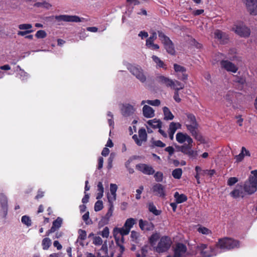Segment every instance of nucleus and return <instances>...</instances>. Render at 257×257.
<instances>
[{
    "instance_id": "obj_49",
    "label": "nucleus",
    "mask_w": 257,
    "mask_h": 257,
    "mask_svg": "<svg viewBox=\"0 0 257 257\" xmlns=\"http://www.w3.org/2000/svg\"><path fill=\"white\" fill-rule=\"evenodd\" d=\"M22 222L29 227L32 225V221L30 217L27 215L23 216L21 219Z\"/></svg>"
},
{
    "instance_id": "obj_51",
    "label": "nucleus",
    "mask_w": 257,
    "mask_h": 257,
    "mask_svg": "<svg viewBox=\"0 0 257 257\" xmlns=\"http://www.w3.org/2000/svg\"><path fill=\"white\" fill-rule=\"evenodd\" d=\"M35 36L38 39H43L47 36V33L44 30H39L36 33Z\"/></svg>"
},
{
    "instance_id": "obj_54",
    "label": "nucleus",
    "mask_w": 257,
    "mask_h": 257,
    "mask_svg": "<svg viewBox=\"0 0 257 257\" xmlns=\"http://www.w3.org/2000/svg\"><path fill=\"white\" fill-rule=\"evenodd\" d=\"M20 30H30L32 28V25L30 24H20L18 26Z\"/></svg>"
},
{
    "instance_id": "obj_50",
    "label": "nucleus",
    "mask_w": 257,
    "mask_h": 257,
    "mask_svg": "<svg viewBox=\"0 0 257 257\" xmlns=\"http://www.w3.org/2000/svg\"><path fill=\"white\" fill-rule=\"evenodd\" d=\"M188 75L186 73V72H183L182 73H180L177 74V77L179 79L186 82V81L188 79Z\"/></svg>"
},
{
    "instance_id": "obj_44",
    "label": "nucleus",
    "mask_w": 257,
    "mask_h": 257,
    "mask_svg": "<svg viewBox=\"0 0 257 257\" xmlns=\"http://www.w3.org/2000/svg\"><path fill=\"white\" fill-rule=\"evenodd\" d=\"M139 137L143 140V141H146L147 138V134L145 128H141L139 130Z\"/></svg>"
},
{
    "instance_id": "obj_47",
    "label": "nucleus",
    "mask_w": 257,
    "mask_h": 257,
    "mask_svg": "<svg viewBox=\"0 0 257 257\" xmlns=\"http://www.w3.org/2000/svg\"><path fill=\"white\" fill-rule=\"evenodd\" d=\"M103 208V202L98 199L95 203L94 209L95 211L98 212L101 210Z\"/></svg>"
},
{
    "instance_id": "obj_60",
    "label": "nucleus",
    "mask_w": 257,
    "mask_h": 257,
    "mask_svg": "<svg viewBox=\"0 0 257 257\" xmlns=\"http://www.w3.org/2000/svg\"><path fill=\"white\" fill-rule=\"evenodd\" d=\"M93 243L96 245H100L102 243V240L99 236H95L93 239Z\"/></svg>"
},
{
    "instance_id": "obj_57",
    "label": "nucleus",
    "mask_w": 257,
    "mask_h": 257,
    "mask_svg": "<svg viewBox=\"0 0 257 257\" xmlns=\"http://www.w3.org/2000/svg\"><path fill=\"white\" fill-rule=\"evenodd\" d=\"M144 190V187L143 186H141L139 187V189L136 190L137 194L136 195V198L137 200H139L141 199V194H142L143 191Z\"/></svg>"
},
{
    "instance_id": "obj_11",
    "label": "nucleus",
    "mask_w": 257,
    "mask_h": 257,
    "mask_svg": "<svg viewBox=\"0 0 257 257\" xmlns=\"http://www.w3.org/2000/svg\"><path fill=\"white\" fill-rule=\"evenodd\" d=\"M136 168L145 175H151L155 173L153 168L151 166L146 164H138L136 165Z\"/></svg>"
},
{
    "instance_id": "obj_33",
    "label": "nucleus",
    "mask_w": 257,
    "mask_h": 257,
    "mask_svg": "<svg viewBox=\"0 0 257 257\" xmlns=\"http://www.w3.org/2000/svg\"><path fill=\"white\" fill-rule=\"evenodd\" d=\"M160 238V234L158 232L153 233L149 238V242L152 246H154L156 241Z\"/></svg>"
},
{
    "instance_id": "obj_23",
    "label": "nucleus",
    "mask_w": 257,
    "mask_h": 257,
    "mask_svg": "<svg viewBox=\"0 0 257 257\" xmlns=\"http://www.w3.org/2000/svg\"><path fill=\"white\" fill-rule=\"evenodd\" d=\"M130 230L127 227L124 226L122 228L115 227L113 230V236L115 238V235L117 236V234H119L121 236H124L129 233Z\"/></svg>"
},
{
    "instance_id": "obj_40",
    "label": "nucleus",
    "mask_w": 257,
    "mask_h": 257,
    "mask_svg": "<svg viewBox=\"0 0 257 257\" xmlns=\"http://www.w3.org/2000/svg\"><path fill=\"white\" fill-rule=\"evenodd\" d=\"M157 39V34L156 32H154L150 37L146 40V45L148 47H150V44H153L154 41Z\"/></svg>"
},
{
    "instance_id": "obj_58",
    "label": "nucleus",
    "mask_w": 257,
    "mask_h": 257,
    "mask_svg": "<svg viewBox=\"0 0 257 257\" xmlns=\"http://www.w3.org/2000/svg\"><path fill=\"white\" fill-rule=\"evenodd\" d=\"M238 181V179L236 177H230L227 181V185L229 186H232Z\"/></svg>"
},
{
    "instance_id": "obj_16",
    "label": "nucleus",
    "mask_w": 257,
    "mask_h": 257,
    "mask_svg": "<svg viewBox=\"0 0 257 257\" xmlns=\"http://www.w3.org/2000/svg\"><path fill=\"white\" fill-rule=\"evenodd\" d=\"M246 6L250 14L257 15V0H246Z\"/></svg>"
},
{
    "instance_id": "obj_27",
    "label": "nucleus",
    "mask_w": 257,
    "mask_h": 257,
    "mask_svg": "<svg viewBox=\"0 0 257 257\" xmlns=\"http://www.w3.org/2000/svg\"><path fill=\"white\" fill-rule=\"evenodd\" d=\"M174 197L177 203H182L187 200V197L184 194H180L178 192L174 193Z\"/></svg>"
},
{
    "instance_id": "obj_8",
    "label": "nucleus",
    "mask_w": 257,
    "mask_h": 257,
    "mask_svg": "<svg viewBox=\"0 0 257 257\" xmlns=\"http://www.w3.org/2000/svg\"><path fill=\"white\" fill-rule=\"evenodd\" d=\"M232 30L238 35L242 37H248L250 35V29L244 26L242 23L234 25Z\"/></svg>"
},
{
    "instance_id": "obj_53",
    "label": "nucleus",
    "mask_w": 257,
    "mask_h": 257,
    "mask_svg": "<svg viewBox=\"0 0 257 257\" xmlns=\"http://www.w3.org/2000/svg\"><path fill=\"white\" fill-rule=\"evenodd\" d=\"M115 241L116 245L120 247L121 253H122L124 251L125 248L122 244H121L120 243L119 236H116V235H115Z\"/></svg>"
},
{
    "instance_id": "obj_38",
    "label": "nucleus",
    "mask_w": 257,
    "mask_h": 257,
    "mask_svg": "<svg viewBox=\"0 0 257 257\" xmlns=\"http://www.w3.org/2000/svg\"><path fill=\"white\" fill-rule=\"evenodd\" d=\"M197 231L202 234L209 235L212 234V231L210 229L201 225H200L197 228Z\"/></svg>"
},
{
    "instance_id": "obj_52",
    "label": "nucleus",
    "mask_w": 257,
    "mask_h": 257,
    "mask_svg": "<svg viewBox=\"0 0 257 257\" xmlns=\"http://www.w3.org/2000/svg\"><path fill=\"white\" fill-rule=\"evenodd\" d=\"M175 85L172 87V88H173L174 90L175 89H178V91H179L181 89H182L184 88V84L180 82V81L178 80H175Z\"/></svg>"
},
{
    "instance_id": "obj_10",
    "label": "nucleus",
    "mask_w": 257,
    "mask_h": 257,
    "mask_svg": "<svg viewBox=\"0 0 257 257\" xmlns=\"http://www.w3.org/2000/svg\"><path fill=\"white\" fill-rule=\"evenodd\" d=\"M50 18H54L58 22H81V19L77 16H69L66 15H62L59 16H56L55 17H50Z\"/></svg>"
},
{
    "instance_id": "obj_25",
    "label": "nucleus",
    "mask_w": 257,
    "mask_h": 257,
    "mask_svg": "<svg viewBox=\"0 0 257 257\" xmlns=\"http://www.w3.org/2000/svg\"><path fill=\"white\" fill-rule=\"evenodd\" d=\"M108 210L107 212L105 214L104 216V220L106 222H108L109 218L112 216L113 211V204L112 201L110 199L109 197H108Z\"/></svg>"
},
{
    "instance_id": "obj_32",
    "label": "nucleus",
    "mask_w": 257,
    "mask_h": 257,
    "mask_svg": "<svg viewBox=\"0 0 257 257\" xmlns=\"http://www.w3.org/2000/svg\"><path fill=\"white\" fill-rule=\"evenodd\" d=\"M51 244V240L48 237L44 238L42 241V246L44 250H48Z\"/></svg>"
},
{
    "instance_id": "obj_1",
    "label": "nucleus",
    "mask_w": 257,
    "mask_h": 257,
    "mask_svg": "<svg viewBox=\"0 0 257 257\" xmlns=\"http://www.w3.org/2000/svg\"><path fill=\"white\" fill-rule=\"evenodd\" d=\"M176 141L180 144H183L187 142L188 144H184L182 146H178L176 147L178 151L181 152L184 155H187L189 158H195L197 154V152L193 150L192 143L193 141L192 139L187 134L181 132L178 133L176 135Z\"/></svg>"
},
{
    "instance_id": "obj_7",
    "label": "nucleus",
    "mask_w": 257,
    "mask_h": 257,
    "mask_svg": "<svg viewBox=\"0 0 257 257\" xmlns=\"http://www.w3.org/2000/svg\"><path fill=\"white\" fill-rule=\"evenodd\" d=\"M8 211V198L4 193L0 194V216L6 218Z\"/></svg>"
},
{
    "instance_id": "obj_29",
    "label": "nucleus",
    "mask_w": 257,
    "mask_h": 257,
    "mask_svg": "<svg viewBox=\"0 0 257 257\" xmlns=\"http://www.w3.org/2000/svg\"><path fill=\"white\" fill-rule=\"evenodd\" d=\"M163 113L164 115V119L165 120H172L174 116L168 107L167 106H164L163 108Z\"/></svg>"
},
{
    "instance_id": "obj_55",
    "label": "nucleus",
    "mask_w": 257,
    "mask_h": 257,
    "mask_svg": "<svg viewBox=\"0 0 257 257\" xmlns=\"http://www.w3.org/2000/svg\"><path fill=\"white\" fill-rule=\"evenodd\" d=\"M146 102L150 105L156 106H159L161 103V102L159 99H155L153 100H147Z\"/></svg>"
},
{
    "instance_id": "obj_45",
    "label": "nucleus",
    "mask_w": 257,
    "mask_h": 257,
    "mask_svg": "<svg viewBox=\"0 0 257 257\" xmlns=\"http://www.w3.org/2000/svg\"><path fill=\"white\" fill-rule=\"evenodd\" d=\"M174 69L177 74L182 73L183 72H186V68L185 67L177 64H174Z\"/></svg>"
},
{
    "instance_id": "obj_37",
    "label": "nucleus",
    "mask_w": 257,
    "mask_h": 257,
    "mask_svg": "<svg viewBox=\"0 0 257 257\" xmlns=\"http://www.w3.org/2000/svg\"><path fill=\"white\" fill-rule=\"evenodd\" d=\"M182 173L181 168H177L172 171V175L175 179H180L181 178Z\"/></svg>"
},
{
    "instance_id": "obj_3",
    "label": "nucleus",
    "mask_w": 257,
    "mask_h": 257,
    "mask_svg": "<svg viewBox=\"0 0 257 257\" xmlns=\"http://www.w3.org/2000/svg\"><path fill=\"white\" fill-rule=\"evenodd\" d=\"M249 176L244 184L243 189L248 194H253L257 190V170L251 171Z\"/></svg>"
},
{
    "instance_id": "obj_36",
    "label": "nucleus",
    "mask_w": 257,
    "mask_h": 257,
    "mask_svg": "<svg viewBox=\"0 0 257 257\" xmlns=\"http://www.w3.org/2000/svg\"><path fill=\"white\" fill-rule=\"evenodd\" d=\"M149 210L155 215H159L162 212L161 210L157 209L156 207L152 202L149 204Z\"/></svg>"
},
{
    "instance_id": "obj_46",
    "label": "nucleus",
    "mask_w": 257,
    "mask_h": 257,
    "mask_svg": "<svg viewBox=\"0 0 257 257\" xmlns=\"http://www.w3.org/2000/svg\"><path fill=\"white\" fill-rule=\"evenodd\" d=\"M34 6L36 7H43L49 9L52 7L51 5L46 2H38L34 4Z\"/></svg>"
},
{
    "instance_id": "obj_35",
    "label": "nucleus",
    "mask_w": 257,
    "mask_h": 257,
    "mask_svg": "<svg viewBox=\"0 0 257 257\" xmlns=\"http://www.w3.org/2000/svg\"><path fill=\"white\" fill-rule=\"evenodd\" d=\"M233 81L235 83H238L241 85V87H242L244 84L246 82L245 78L243 76H239L237 75L234 76Z\"/></svg>"
},
{
    "instance_id": "obj_43",
    "label": "nucleus",
    "mask_w": 257,
    "mask_h": 257,
    "mask_svg": "<svg viewBox=\"0 0 257 257\" xmlns=\"http://www.w3.org/2000/svg\"><path fill=\"white\" fill-rule=\"evenodd\" d=\"M154 177L157 182H161L163 180L164 175L162 172L157 171L155 173Z\"/></svg>"
},
{
    "instance_id": "obj_28",
    "label": "nucleus",
    "mask_w": 257,
    "mask_h": 257,
    "mask_svg": "<svg viewBox=\"0 0 257 257\" xmlns=\"http://www.w3.org/2000/svg\"><path fill=\"white\" fill-rule=\"evenodd\" d=\"M147 123L154 128H160L162 127L161 121L156 118L149 120L148 121Z\"/></svg>"
},
{
    "instance_id": "obj_64",
    "label": "nucleus",
    "mask_w": 257,
    "mask_h": 257,
    "mask_svg": "<svg viewBox=\"0 0 257 257\" xmlns=\"http://www.w3.org/2000/svg\"><path fill=\"white\" fill-rule=\"evenodd\" d=\"M148 253V246L144 245L141 248V256L145 257Z\"/></svg>"
},
{
    "instance_id": "obj_15",
    "label": "nucleus",
    "mask_w": 257,
    "mask_h": 257,
    "mask_svg": "<svg viewBox=\"0 0 257 257\" xmlns=\"http://www.w3.org/2000/svg\"><path fill=\"white\" fill-rule=\"evenodd\" d=\"M186 251V246L183 243H178L176 244L174 249L173 257H181L182 255L185 253Z\"/></svg>"
},
{
    "instance_id": "obj_18",
    "label": "nucleus",
    "mask_w": 257,
    "mask_h": 257,
    "mask_svg": "<svg viewBox=\"0 0 257 257\" xmlns=\"http://www.w3.org/2000/svg\"><path fill=\"white\" fill-rule=\"evenodd\" d=\"M121 114L124 117L131 115L134 112V107L130 104H123L120 109Z\"/></svg>"
},
{
    "instance_id": "obj_41",
    "label": "nucleus",
    "mask_w": 257,
    "mask_h": 257,
    "mask_svg": "<svg viewBox=\"0 0 257 257\" xmlns=\"http://www.w3.org/2000/svg\"><path fill=\"white\" fill-rule=\"evenodd\" d=\"M166 146V144L160 140L155 141L152 139L151 147L154 148L155 147L164 148Z\"/></svg>"
},
{
    "instance_id": "obj_62",
    "label": "nucleus",
    "mask_w": 257,
    "mask_h": 257,
    "mask_svg": "<svg viewBox=\"0 0 257 257\" xmlns=\"http://www.w3.org/2000/svg\"><path fill=\"white\" fill-rule=\"evenodd\" d=\"M139 235V233H138L137 232H136L135 231L133 230L131 232V237L132 239H133V240L135 241V242H137V240L138 238Z\"/></svg>"
},
{
    "instance_id": "obj_21",
    "label": "nucleus",
    "mask_w": 257,
    "mask_h": 257,
    "mask_svg": "<svg viewBox=\"0 0 257 257\" xmlns=\"http://www.w3.org/2000/svg\"><path fill=\"white\" fill-rule=\"evenodd\" d=\"M143 114L146 118H152L155 116L154 110L151 106L145 105L143 108Z\"/></svg>"
},
{
    "instance_id": "obj_31",
    "label": "nucleus",
    "mask_w": 257,
    "mask_h": 257,
    "mask_svg": "<svg viewBox=\"0 0 257 257\" xmlns=\"http://www.w3.org/2000/svg\"><path fill=\"white\" fill-rule=\"evenodd\" d=\"M153 60L157 64V66L160 68H163L165 69H167L166 65L164 62L162 61L158 56L153 55L152 56Z\"/></svg>"
},
{
    "instance_id": "obj_19",
    "label": "nucleus",
    "mask_w": 257,
    "mask_h": 257,
    "mask_svg": "<svg viewBox=\"0 0 257 257\" xmlns=\"http://www.w3.org/2000/svg\"><path fill=\"white\" fill-rule=\"evenodd\" d=\"M214 38L220 41L222 44L226 43L228 41V37L226 34L219 30H216L214 32Z\"/></svg>"
},
{
    "instance_id": "obj_22",
    "label": "nucleus",
    "mask_w": 257,
    "mask_h": 257,
    "mask_svg": "<svg viewBox=\"0 0 257 257\" xmlns=\"http://www.w3.org/2000/svg\"><path fill=\"white\" fill-rule=\"evenodd\" d=\"M181 126V124L179 123H176L174 122H172L170 123L168 134L169 136V138L171 140H173L174 138V135L177 130V126Z\"/></svg>"
},
{
    "instance_id": "obj_12",
    "label": "nucleus",
    "mask_w": 257,
    "mask_h": 257,
    "mask_svg": "<svg viewBox=\"0 0 257 257\" xmlns=\"http://www.w3.org/2000/svg\"><path fill=\"white\" fill-rule=\"evenodd\" d=\"M187 117L188 123H187L186 126L187 130L190 131L193 129H198L199 125L195 115L192 113H188L187 114Z\"/></svg>"
},
{
    "instance_id": "obj_61",
    "label": "nucleus",
    "mask_w": 257,
    "mask_h": 257,
    "mask_svg": "<svg viewBox=\"0 0 257 257\" xmlns=\"http://www.w3.org/2000/svg\"><path fill=\"white\" fill-rule=\"evenodd\" d=\"M109 231L107 227H105L101 232V236L103 237L107 238L109 236Z\"/></svg>"
},
{
    "instance_id": "obj_14",
    "label": "nucleus",
    "mask_w": 257,
    "mask_h": 257,
    "mask_svg": "<svg viewBox=\"0 0 257 257\" xmlns=\"http://www.w3.org/2000/svg\"><path fill=\"white\" fill-rule=\"evenodd\" d=\"M153 192L156 196L164 198L166 196L165 187L160 183L155 184L152 188Z\"/></svg>"
},
{
    "instance_id": "obj_5",
    "label": "nucleus",
    "mask_w": 257,
    "mask_h": 257,
    "mask_svg": "<svg viewBox=\"0 0 257 257\" xmlns=\"http://www.w3.org/2000/svg\"><path fill=\"white\" fill-rule=\"evenodd\" d=\"M171 244L172 241L169 237L162 236L156 247V251L158 253L164 252L170 248Z\"/></svg>"
},
{
    "instance_id": "obj_6",
    "label": "nucleus",
    "mask_w": 257,
    "mask_h": 257,
    "mask_svg": "<svg viewBox=\"0 0 257 257\" xmlns=\"http://www.w3.org/2000/svg\"><path fill=\"white\" fill-rule=\"evenodd\" d=\"M198 248L200 250L203 257H211L216 254L215 248L212 246H208L207 244L202 243L198 246Z\"/></svg>"
},
{
    "instance_id": "obj_24",
    "label": "nucleus",
    "mask_w": 257,
    "mask_h": 257,
    "mask_svg": "<svg viewBox=\"0 0 257 257\" xmlns=\"http://www.w3.org/2000/svg\"><path fill=\"white\" fill-rule=\"evenodd\" d=\"M230 195L234 198H238L240 196L243 197L242 186L237 185L236 188L231 192Z\"/></svg>"
},
{
    "instance_id": "obj_17",
    "label": "nucleus",
    "mask_w": 257,
    "mask_h": 257,
    "mask_svg": "<svg viewBox=\"0 0 257 257\" xmlns=\"http://www.w3.org/2000/svg\"><path fill=\"white\" fill-rule=\"evenodd\" d=\"M157 81L160 84H164L167 87L172 88L175 85V82L168 77L163 75L157 77Z\"/></svg>"
},
{
    "instance_id": "obj_4",
    "label": "nucleus",
    "mask_w": 257,
    "mask_h": 257,
    "mask_svg": "<svg viewBox=\"0 0 257 257\" xmlns=\"http://www.w3.org/2000/svg\"><path fill=\"white\" fill-rule=\"evenodd\" d=\"M158 33L159 38L163 44L167 52L172 55H175L176 51L173 42L162 31H159Z\"/></svg>"
},
{
    "instance_id": "obj_63",
    "label": "nucleus",
    "mask_w": 257,
    "mask_h": 257,
    "mask_svg": "<svg viewBox=\"0 0 257 257\" xmlns=\"http://www.w3.org/2000/svg\"><path fill=\"white\" fill-rule=\"evenodd\" d=\"M165 151L168 152L170 156H172L174 154L175 150L172 146H169L165 149Z\"/></svg>"
},
{
    "instance_id": "obj_26",
    "label": "nucleus",
    "mask_w": 257,
    "mask_h": 257,
    "mask_svg": "<svg viewBox=\"0 0 257 257\" xmlns=\"http://www.w3.org/2000/svg\"><path fill=\"white\" fill-rule=\"evenodd\" d=\"M192 136L198 141L201 144L205 143V140L203 136L199 133L198 129H193L189 131Z\"/></svg>"
},
{
    "instance_id": "obj_56",
    "label": "nucleus",
    "mask_w": 257,
    "mask_h": 257,
    "mask_svg": "<svg viewBox=\"0 0 257 257\" xmlns=\"http://www.w3.org/2000/svg\"><path fill=\"white\" fill-rule=\"evenodd\" d=\"M173 98L175 101L178 103H179L181 101V99L179 97V92L178 91V89H175L174 94L173 96Z\"/></svg>"
},
{
    "instance_id": "obj_48",
    "label": "nucleus",
    "mask_w": 257,
    "mask_h": 257,
    "mask_svg": "<svg viewBox=\"0 0 257 257\" xmlns=\"http://www.w3.org/2000/svg\"><path fill=\"white\" fill-rule=\"evenodd\" d=\"M117 190V186L115 184H110V191L111 195L113 196L114 200L116 199V192Z\"/></svg>"
},
{
    "instance_id": "obj_13",
    "label": "nucleus",
    "mask_w": 257,
    "mask_h": 257,
    "mask_svg": "<svg viewBox=\"0 0 257 257\" xmlns=\"http://www.w3.org/2000/svg\"><path fill=\"white\" fill-rule=\"evenodd\" d=\"M220 63L221 68L228 72L236 73L238 70V67L233 63L228 60H221Z\"/></svg>"
},
{
    "instance_id": "obj_39",
    "label": "nucleus",
    "mask_w": 257,
    "mask_h": 257,
    "mask_svg": "<svg viewBox=\"0 0 257 257\" xmlns=\"http://www.w3.org/2000/svg\"><path fill=\"white\" fill-rule=\"evenodd\" d=\"M136 223V220L133 218L127 219L124 224V227H127L130 230Z\"/></svg>"
},
{
    "instance_id": "obj_2",
    "label": "nucleus",
    "mask_w": 257,
    "mask_h": 257,
    "mask_svg": "<svg viewBox=\"0 0 257 257\" xmlns=\"http://www.w3.org/2000/svg\"><path fill=\"white\" fill-rule=\"evenodd\" d=\"M239 241L230 237L219 238L216 246L221 249L230 250L239 247Z\"/></svg>"
},
{
    "instance_id": "obj_59",
    "label": "nucleus",
    "mask_w": 257,
    "mask_h": 257,
    "mask_svg": "<svg viewBox=\"0 0 257 257\" xmlns=\"http://www.w3.org/2000/svg\"><path fill=\"white\" fill-rule=\"evenodd\" d=\"M132 138L138 146H142L143 141L141 139H139L138 136L137 135H134Z\"/></svg>"
},
{
    "instance_id": "obj_34",
    "label": "nucleus",
    "mask_w": 257,
    "mask_h": 257,
    "mask_svg": "<svg viewBox=\"0 0 257 257\" xmlns=\"http://www.w3.org/2000/svg\"><path fill=\"white\" fill-rule=\"evenodd\" d=\"M62 219L59 217H57L56 220H55L52 223V228H53L56 231L62 225Z\"/></svg>"
},
{
    "instance_id": "obj_30",
    "label": "nucleus",
    "mask_w": 257,
    "mask_h": 257,
    "mask_svg": "<svg viewBox=\"0 0 257 257\" xmlns=\"http://www.w3.org/2000/svg\"><path fill=\"white\" fill-rule=\"evenodd\" d=\"M97 191L98 192L97 193L96 198V199H100L103 195L104 188L101 182H99L97 184Z\"/></svg>"
},
{
    "instance_id": "obj_20",
    "label": "nucleus",
    "mask_w": 257,
    "mask_h": 257,
    "mask_svg": "<svg viewBox=\"0 0 257 257\" xmlns=\"http://www.w3.org/2000/svg\"><path fill=\"white\" fill-rule=\"evenodd\" d=\"M139 226L140 228L143 230H146L147 231H151L154 229L155 226L154 224L150 221H144L143 219H140L139 222Z\"/></svg>"
},
{
    "instance_id": "obj_42",
    "label": "nucleus",
    "mask_w": 257,
    "mask_h": 257,
    "mask_svg": "<svg viewBox=\"0 0 257 257\" xmlns=\"http://www.w3.org/2000/svg\"><path fill=\"white\" fill-rule=\"evenodd\" d=\"M78 232L79 235L77 238V241H79V240L82 241L86 238L87 234L85 230L82 229H79Z\"/></svg>"
},
{
    "instance_id": "obj_9",
    "label": "nucleus",
    "mask_w": 257,
    "mask_h": 257,
    "mask_svg": "<svg viewBox=\"0 0 257 257\" xmlns=\"http://www.w3.org/2000/svg\"><path fill=\"white\" fill-rule=\"evenodd\" d=\"M128 69L141 82L144 83L146 81V77L144 74L143 70L140 67L131 65L128 67Z\"/></svg>"
}]
</instances>
